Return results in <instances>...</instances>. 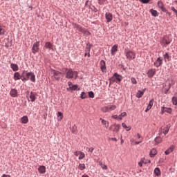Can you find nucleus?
<instances>
[{
    "mask_svg": "<svg viewBox=\"0 0 177 177\" xmlns=\"http://www.w3.org/2000/svg\"><path fill=\"white\" fill-rule=\"evenodd\" d=\"M72 26L73 28H76V30H77V31H80V32H82L86 35H91V32L88 31V30L82 28V26H81L80 25H78L77 24H73Z\"/></svg>",
    "mask_w": 177,
    "mask_h": 177,
    "instance_id": "2",
    "label": "nucleus"
},
{
    "mask_svg": "<svg viewBox=\"0 0 177 177\" xmlns=\"http://www.w3.org/2000/svg\"><path fill=\"white\" fill-rule=\"evenodd\" d=\"M172 151H174V147H170L167 150L165 151V154H166V156H168V154L172 153Z\"/></svg>",
    "mask_w": 177,
    "mask_h": 177,
    "instance_id": "29",
    "label": "nucleus"
},
{
    "mask_svg": "<svg viewBox=\"0 0 177 177\" xmlns=\"http://www.w3.org/2000/svg\"><path fill=\"white\" fill-rule=\"evenodd\" d=\"M21 81H28V78L27 77H22Z\"/></svg>",
    "mask_w": 177,
    "mask_h": 177,
    "instance_id": "60",
    "label": "nucleus"
},
{
    "mask_svg": "<svg viewBox=\"0 0 177 177\" xmlns=\"http://www.w3.org/2000/svg\"><path fill=\"white\" fill-rule=\"evenodd\" d=\"M14 80L15 81H19L21 78H22L21 75H20V73L19 72L15 73H14Z\"/></svg>",
    "mask_w": 177,
    "mask_h": 177,
    "instance_id": "21",
    "label": "nucleus"
},
{
    "mask_svg": "<svg viewBox=\"0 0 177 177\" xmlns=\"http://www.w3.org/2000/svg\"><path fill=\"white\" fill-rule=\"evenodd\" d=\"M101 121H102V124H103V125L105 126V128H109V122L100 118Z\"/></svg>",
    "mask_w": 177,
    "mask_h": 177,
    "instance_id": "35",
    "label": "nucleus"
},
{
    "mask_svg": "<svg viewBox=\"0 0 177 177\" xmlns=\"http://www.w3.org/2000/svg\"><path fill=\"white\" fill-rule=\"evenodd\" d=\"M137 138L139 140H142L143 141V139H142V136H140V134H139V133H137Z\"/></svg>",
    "mask_w": 177,
    "mask_h": 177,
    "instance_id": "51",
    "label": "nucleus"
},
{
    "mask_svg": "<svg viewBox=\"0 0 177 177\" xmlns=\"http://www.w3.org/2000/svg\"><path fill=\"white\" fill-rule=\"evenodd\" d=\"M153 104H154V100L152 99L149 101L148 106L149 107H153Z\"/></svg>",
    "mask_w": 177,
    "mask_h": 177,
    "instance_id": "47",
    "label": "nucleus"
},
{
    "mask_svg": "<svg viewBox=\"0 0 177 177\" xmlns=\"http://www.w3.org/2000/svg\"><path fill=\"white\" fill-rule=\"evenodd\" d=\"M171 9L173 12H174V13H176V14L177 13V10H176V9H175V7H171Z\"/></svg>",
    "mask_w": 177,
    "mask_h": 177,
    "instance_id": "56",
    "label": "nucleus"
},
{
    "mask_svg": "<svg viewBox=\"0 0 177 177\" xmlns=\"http://www.w3.org/2000/svg\"><path fill=\"white\" fill-rule=\"evenodd\" d=\"M156 69H150L147 73L149 78H153L156 75Z\"/></svg>",
    "mask_w": 177,
    "mask_h": 177,
    "instance_id": "14",
    "label": "nucleus"
},
{
    "mask_svg": "<svg viewBox=\"0 0 177 177\" xmlns=\"http://www.w3.org/2000/svg\"><path fill=\"white\" fill-rule=\"evenodd\" d=\"M71 131L73 132V133H77V126L75 124L72 127Z\"/></svg>",
    "mask_w": 177,
    "mask_h": 177,
    "instance_id": "38",
    "label": "nucleus"
},
{
    "mask_svg": "<svg viewBox=\"0 0 177 177\" xmlns=\"http://www.w3.org/2000/svg\"><path fill=\"white\" fill-rule=\"evenodd\" d=\"M150 13L151 14L152 16H153V17H158V12H157V10H153V9H151L150 10Z\"/></svg>",
    "mask_w": 177,
    "mask_h": 177,
    "instance_id": "23",
    "label": "nucleus"
},
{
    "mask_svg": "<svg viewBox=\"0 0 177 177\" xmlns=\"http://www.w3.org/2000/svg\"><path fill=\"white\" fill-rule=\"evenodd\" d=\"M155 142L156 145H158V143H161V142H162V138L160 136L156 137L155 138Z\"/></svg>",
    "mask_w": 177,
    "mask_h": 177,
    "instance_id": "33",
    "label": "nucleus"
},
{
    "mask_svg": "<svg viewBox=\"0 0 177 177\" xmlns=\"http://www.w3.org/2000/svg\"><path fill=\"white\" fill-rule=\"evenodd\" d=\"M131 83L133 84L134 85H136V84H138V82L136 81V79H135V77H131Z\"/></svg>",
    "mask_w": 177,
    "mask_h": 177,
    "instance_id": "46",
    "label": "nucleus"
},
{
    "mask_svg": "<svg viewBox=\"0 0 177 177\" xmlns=\"http://www.w3.org/2000/svg\"><path fill=\"white\" fill-rule=\"evenodd\" d=\"M120 128H121V125L114 124L113 125L111 126V131H113V132H120Z\"/></svg>",
    "mask_w": 177,
    "mask_h": 177,
    "instance_id": "8",
    "label": "nucleus"
},
{
    "mask_svg": "<svg viewBox=\"0 0 177 177\" xmlns=\"http://www.w3.org/2000/svg\"><path fill=\"white\" fill-rule=\"evenodd\" d=\"M88 96L91 99H93L95 97V93L93 91H89L88 92Z\"/></svg>",
    "mask_w": 177,
    "mask_h": 177,
    "instance_id": "42",
    "label": "nucleus"
},
{
    "mask_svg": "<svg viewBox=\"0 0 177 177\" xmlns=\"http://www.w3.org/2000/svg\"><path fill=\"white\" fill-rule=\"evenodd\" d=\"M122 81V76L118 75V73H114L113 77L109 80L110 84L113 82H121Z\"/></svg>",
    "mask_w": 177,
    "mask_h": 177,
    "instance_id": "3",
    "label": "nucleus"
},
{
    "mask_svg": "<svg viewBox=\"0 0 177 177\" xmlns=\"http://www.w3.org/2000/svg\"><path fill=\"white\" fill-rule=\"evenodd\" d=\"M84 158H85V153L80 152L79 160H84Z\"/></svg>",
    "mask_w": 177,
    "mask_h": 177,
    "instance_id": "40",
    "label": "nucleus"
},
{
    "mask_svg": "<svg viewBox=\"0 0 177 177\" xmlns=\"http://www.w3.org/2000/svg\"><path fill=\"white\" fill-rule=\"evenodd\" d=\"M77 88H78V86L77 85H73L69 87V89H71V91H77Z\"/></svg>",
    "mask_w": 177,
    "mask_h": 177,
    "instance_id": "41",
    "label": "nucleus"
},
{
    "mask_svg": "<svg viewBox=\"0 0 177 177\" xmlns=\"http://www.w3.org/2000/svg\"><path fill=\"white\" fill-rule=\"evenodd\" d=\"M12 45L11 44H9V43H6V44H5V46H6V48H10V46H11Z\"/></svg>",
    "mask_w": 177,
    "mask_h": 177,
    "instance_id": "59",
    "label": "nucleus"
},
{
    "mask_svg": "<svg viewBox=\"0 0 177 177\" xmlns=\"http://www.w3.org/2000/svg\"><path fill=\"white\" fill-rule=\"evenodd\" d=\"M37 93L34 92H30L29 95V99H30V102H35V100L37 99Z\"/></svg>",
    "mask_w": 177,
    "mask_h": 177,
    "instance_id": "16",
    "label": "nucleus"
},
{
    "mask_svg": "<svg viewBox=\"0 0 177 177\" xmlns=\"http://www.w3.org/2000/svg\"><path fill=\"white\" fill-rule=\"evenodd\" d=\"M160 44H162V45H169V44H171V41L168 40V37H164Z\"/></svg>",
    "mask_w": 177,
    "mask_h": 177,
    "instance_id": "18",
    "label": "nucleus"
},
{
    "mask_svg": "<svg viewBox=\"0 0 177 177\" xmlns=\"http://www.w3.org/2000/svg\"><path fill=\"white\" fill-rule=\"evenodd\" d=\"M10 95L12 97H17V90L13 88L10 91Z\"/></svg>",
    "mask_w": 177,
    "mask_h": 177,
    "instance_id": "19",
    "label": "nucleus"
},
{
    "mask_svg": "<svg viewBox=\"0 0 177 177\" xmlns=\"http://www.w3.org/2000/svg\"><path fill=\"white\" fill-rule=\"evenodd\" d=\"M38 171L39 174H45V172H46V167L45 166H40L38 168Z\"/></svg>",
    "mask_w": 177,
    "mask_h": 177,
    "instance_id": "22",
    "label": "nucleus"
},
{
    "mask_svg": "<svg viewBox=\"0 0 177 177\" xmlns=\"http://www.w3.org/2000/svg\"><path fill=\"white\" fill-rule=\"evenodd\" d=\"M161 113H162V114H164V113H168L169 114H171V113H172V109L167 108L165 106H162L161 107Z\"/></svg>",
    "mask_w": 177,
    "mask_h": 177,
    "instance_id": "11",
    "label": "nucleus"
},
{
    "mask_svg": "<svg viewBox=\"0 0 177 177\" xmlns=\"http://www.w3.org/2000/svg\"><path fill=\"white\" fill-rule=\"evenodd\" d=\"M157 154V150L156 149H152L150 151V157H154Z\"/></svg>",
    "mask_w": 177,
    "mask_h": 177,
    "instance_id": "28",
    "label": "nucleus"
},
{
    "mask_svg": "<svg viewBox=\"0 0 177 177\" xmlns=\"http://www.w3.org/2000/svg\"><path fill=\"white\" fill-rule=\"evenodd\" d=\"M51 73L53 74V80L55 81H59V80H60V77H62V73L55 70H53Z\"/></svg>",
    "mask_w": 177,
    "mask_h": 177,
    "instance_id": "5",
    "label": "nucleus"
},
{
    "mask_svg": "<svg viewBox=\"0 0 177 177\" xmlns=\"http://www.w3.org/2000/svg\"><path fill=\"white\" fill-rule=\"evenodd\" d=\"M124 117H127V112H123L120 115H118V120H121Z\"/></svg>",
    "mask_w": 177,
    "mask_h": 177,
    "instance_id": "34",
    "label": "nucleus"
},
{
    "mask_svg": "<svg viewBox=\"0 0 177 177\" xmlns=\"http://www.w3.org/2000/svg\"><path fill=\"white\" fill-rule=\"evenodd\" d=\"M105 17L106 19L107 23H110V21H111V20H113V14H111L110 12H106L105 15Z\"/></svg>",
    "mask_w": 177,
    "mask_h": 177,
    "instance_id": "15",
    "label": "nucleus"
},
{
    "mask_svg": "<svg viewBox=\"0 0 177 177\" xmlns=\"http://www.w3.org/2000/svg\"><path fill=\"white\" fill-rule=\"evenodd\" d=\"M30 81H32V82H35V75H34V73L32 72L30 75Z\"/></svg>",
    "mask_w": 177,
    "mask_h": 177,
    "instance_id": "37",
    "label": "nucleus"
},
{
    "mask_svg": "<svg viewBox=\"0 0 177 177\" xmlns=\"http://www.w3.org/2000/svg\"><path fill=\"white\" fill-rule=\"evenodd\" d=\"M138 165L139 167H143V163L142 162V161L138 163Z\"/></svg>",
    "mask_w": 177,
    "mask_h": 177,
    "instance_id": "62",
    "label": "nucleus"
},
{
    "mask_svg": "<svg viewBox=\"0 0 177 177\" xmlns=\"http://www.w3.org/2000/svg\"><path fill=\"white\" fill-rule=\"evenodd\" d=\"M53 46V45L50 42H46L45 44V48H46L47 49H52Z\"/></svg>",
    "mask_w": 177,
    "mask_h": 177,
    "instance_id": "32",
    "label": "nucleus"
},
{
    "mask_svg": "<svg viewBox=\"0 0 177 177\" xmlns=\"http://www.w3.org/2000/svg\"><path fill=\"white\" fill-rule=\"evenodd\" d=\"M153 64L157 68H158V67H160V66H162V59H161V57H159L158 58H157V59L155 61Z\"/></svg>",
    "mask_w": 177,
    "mask_h": 177,
    "instance_id": "9",
    "label": "nucleus"
},
{
    "mask_svg": "<svg viewBox=\"0 0 177 177\" xmlns=\"http://www.w3.org/2000/svg\"><path fill=\"white\" fill-rule=\"evenodd\" d=\"M38 52H39V41H36L32 46V53H34V55H35Z\"/></svg>",
    "mask_w": 177,
    "mask_h": 177,
    "instance_id": "6",
    "label": "nucleus"
},
{
    "mask_svg": "<svg viewBox=\"0 0 177 177\" xmlns=\"http://www.w3.org/2000/svg\"><path fill=\"white\" fill-rule=\"evenodd\" d=\"M153 174H154L155 176H161V170L160 169V168L156 167V168H155V169L153 171Z\"/></svg>",
    "mask_w": 177,
    "mask_h": 177,
    "instance_id": "20",
    "label": "nucleus"
},
{
    "mask_svg": "<svg viewBox=\"0 0 177 177\" xmlns=\"http://www.w3.org/2000/svg\"><path fill=\"white\" fill-rule=\"evenodd\" d=\"M117 52H118V45L115 44L113 45V46L111 48V53L112 56H114L115 53H117Z\"/></svg>",
    "mask_w": 177,
    "mask_h": 177,
    "instance_id": "12",
    "label": "nucleus"
},
{
    "mask_svg": "<svg viewBox=\"0 0 177 177\" xmlns=\"http://www.w3.org/2000/svg\"><path fill=\"white\" fill-rule=\"evenodd\" d=\"M140 2H142V3H149L150 0H140Z\"/></svg>",
    "mask_w": 177,
    "mask_h": 177,
    "instance_id": "49",
    "label": "nucleus"
},
{
    "mask_svg": "<svg viewBox=\"0 0 177 177\" xmlns=\"http://www.w3.org/2000/svg\"><path fill=\"white\" fill-rule=\"evenodd\" d=\"M163 58L165 62H167V60H168V62H169V60H171V57L169 56V55L166 53L164 55H163Z\"/></svg>",
    "mask_w": 177,
    "mask_h": 177,
    "instance_id": "27",
    "label": "nucleus"
},
{
    "mask_svg": "<svg viewBox=\"0 0 177 177\" xmlns=\"http://www.w3.org/2000/svg\"><path fill=\"white\" fill-rule=\"evenodd\" d=\"M106 0H98V3L100 5H103V3Z\"/></svg>",
    "mask_w": 177,
    "mask_h": 177,
    "instance_id": "53",
    "label": "nucleus"
},
{
    "mask_svg": "<svg viewBox=\"0 0 177 177\" xmlns=\"http://www.w3.org/2000/svg\"><path fill=\"white\" fill-rule=\"evenodd\" d=\"M32 72H29L26 73V78H28V80H30V77H31V74Z\"/></svg>",
    "mask_w": 177,
    "mask_h": 177,
    "instance_id": "50",
    "label": "nucleus"
},
{
    "mask_svg": "<svg viewBox=\"0 0 177 177\" xmlns=\"http://www.w3.org/2000/svg\"><path fill=\"white\" fill-rule=\"evenodd\" d=\"M151 109V106H149V105L147 106L146 110H145V113H147V111H149V110H150Z\"/></svg>",
    "mask_w": 177,
    "mask_h": 177,
    "instance_id": "57",
    "label": "nucleus"
},
{
    "mask_svg": "<svg viewBox=\"0 0 177 177\" xmlns=\"http://www.w3.org/2000/svg\"><path fill=\"white\" fill-rule=\"evenodd\" d=\"M173 104H175V105L177 104V100H176V98L173 99Z\"/></svg>",
    "mask_w": 177,
    "mask_h": 177,
    "instance_id": "58",
    "label": "nucleus"
},
{
    "mask_svg": "<svg viewBox=\"0 0 177 177\" xmlns=\"http://www.w3.org/2000/svg\"><path fill=\"white\" fill-rule=\"evenodd\" d=\"M109 109L111 111L115 110L117 109V106L115 105H111L108 106Z\"/></svg>",
    "mask_w": 177,
    "mask_h": 177,
    "instance_id": "43",
    "label": "nucleus"
},
{
    "mask_svg": "<svg viewBox=\"0 0 177 177\" xmlns=\"http://www.w3.org/2000/svg\"><path fill=\"white\" fill-rule=\"evenodd\" d=\"M112 118H113L114 120H118V115H112Z\"/></svg>",
    "mask_w": 177,
    "mask_h": 177,
    "instance_id": "55",
    "label": "nucleus"
},
{
    "mask_svg": "<svg viewBox=\"0 0 177 177\" xmlns=\"http://www.w3.org/2000/svg\"><path fill=\"white\" fill-rule=\"evenodd\" d=\"M124 55L128 60H133L136 57V54L131 50L124 51Z\"/></svg>",
    "mask_w": 177,
    "mask_h": 177,
    "instance_id": "4",
    "label": "nucleus"
},
{
    "mask_svg": "<svg viewBox=\"0 0 177 177\" xmlns=\"http://www.w3.org/2000/svg\"><path fill=\"white\" fill-rule=\"evenodd\" d=\"M57 116L58 117V121L63 120V113L62 112H58Z\"/></svg>",
    "mask_w": 177,
    "mask_h": 177,
    "instance_id": "36",
    "label": "nucleus"
},
{
    "mask_svg": "<svg viewBox=\"0 0 177 177\" xmlns=\"http://www.w3.org/2000/svg\"><path fill=\"white\" fill-rule=\"evenodd\" d=\"M111 140H113L114 142H117V139L115 138H111Z\"/></svg>",
    "mask_w": 177,
    "mask_h": 177,
    "instance_id": "63",
    "label": "nucleus"
},
{
    "mask_svg": "<svg viewBox=\"0 0 177 177\" xmlns=\"http://www.w3.org/2000/svg\"><path fill=\"white\" fill-rule=\"evenodd\" d=\"M93 150H95V149L93 147H91V148H88V151H89L90 153H93Z\"/></svg>",
    "mask_w": 177,
    "mask_h": 177,
    "instance_id": "54",
    "label": "nucleus"
},
{
    "mask_svg": "<svg viewBox=\"0 0 177 177\" xmlns=\"http://www.w3.org/2000/svg\"><path fill=\"white\" fill-rule=\"evenodd\" d=\"M100 165L102 169H107V165L103 164L102 162H100Z\"/></svg>",
    "mask_w": 177,
    "mask_h": 177,
    "instance_id": "44",
    "label": "nucleus"
},
{
    "mask_svg": "<svg viewBox=\"0 0 177 177\" xmlns=\"http://www.w3.org/2000/svg\"><path fill=\"white\" fill-rule=\"evenodd\" d=\"M130 142L131 145H139L140 143H142V140H140L136 141V140L132 138L130 140Z\"/></svg>",
    "mask_w": 177,
    "mask_h": 177,
    "instance_id": "25",
    "label": "nucleus"
},
{
    "mask_svg": "<svg viewBox=\"0 0 177 177\" xmlns=\"http://www.w3.org/2000/svg\"><path fill=\"white\" fill-rule=\"evenodd\" d=\"M145 92H146V88H144L142 91L139 90L136 93V97L140 99V97H142V96H143L145 94Z\"/></svg>",
    "mask_w": 177,
    "mask_h": 177,
    "instance_id": "17",
    "label": "nucleus"
},
{
    "mask_svg": "<svg viewBox=\"0 0 177 177\" xmlns=\"http://www.w3.org/2000/svg\"><path fill=\"white\" fill-rule=\"evenodd\" d=\"M1 177H10V175H8V174H3Z\"/></svg>",
    "mask_w": 177,
    "mask_h": 177,
    "instance_id": "61",
    "label": "nucleus"
},
{
    "mask_svg": "<svg viewBox=\"0 0 177 177\" xmlns=\"http://www.w3.org/2000/svg\"><path fill=\"white\" fill-rule=\"evenodd\" d=\"M82 177H89V176H88L86 174H84Z\"/></svg>",
    "mask_w": 177,
    "mask_h": 177,
    "instance_id": "64",
    "label": "nucleus"
},
{
    "mask_svg": "<svg viewBox=\"0 0 177 177\" xmlns=\"http://www.w3.org/2000/svg\"><path fill=\"white\" fill-rule=\"evenodd\" d=\"M168 132H169V126H167L164 128H160L159 130V135H160V136H161V135H162V133H164V135H167V133H168Z\"/></svg>",
    "mask_w": 177,
    "mask_h": 177,
    "instance_id": "7",
    "label": "nucleus"
},
{
    "mask_svg": "<svg viewBox=\"0 0 177 177\" xmlns=\"http://www.w3.org/2000/svg\"><path fill=\"white\" fill-rule=\"evenodd\" d=\"M88 97V95L86 94L85 92H82L81 93V99H86Z\"/></svg>",
    "mask_w": 177,
    "mask_h": 177,
    "instance_id": "39",
    "label": "nucleus"
},
{
    "mask_svg": "<svg viewBox=\"0 0 177 177\" xmlns=\"http://www.w3.org/2000/svg\"><path fill=\"white\" fill-rule=\"evenodd\" d=\"M82 151H77L75 152V156H76V157H78V156H80V154L81 153Z\"/></svg>",
    "mask_w": 177,
    "mask_h": 177,
    "instance_id": "52",
    "label": "nucleus"
},
{
    "mask_svg": "<svg viewBox=\"0 0 177 177\" xmlns=\"http://www.w3.org/2000/svg\"><path fill=\"white\" fill-rule=\"evenodd\" d=\"M86 168V167L85 166V164L84 163L79 164L78 169H80V171H84V169H85Z\"/></svg>",
    "mask_w": 177,
    "mask_h": 177,
    "instance_id": "30",
    "label": "nucleus"
},
{
    "mask_svg": "<svg viewBox=\"0 0 177 177\" xmlns=\"http://www.w3.org/2000/svg\"><path fill=\"white\" fill-rule=\"evenodd\" d=\"M0 35H5V29L0 28Z\"/></svg>",
    "mask_w": 177,
    "mask_h": 177,
    "instance_id": "48",
    "label": "nucleus"
},
{
    "mask_svg": "<svg viewBox=\"0 0 177 177\" xmlns=\"http://www.w3.org/2000/svg\"><path fill=\"white\" fill-rule=\"evenodd\" d=\"M100 64L102 73H106V62H104V60H101Z\"/></svg>",
    "mask_w": 177,
    "mask_h": 177,
    "instance_id": "13",
    "label": "nucleus"
},
{
    "mask_svg": "<svg viewBox=\"0 0 177 177\" xmlns=\"http://www.w3.org/2000/svg\"><path fill=\"white\" fill-rule=\"evenodd\" d=\"M62 71L66 73V78H68V80H71V78L77 80L78 78V72L74 71L71 68H65L62 69Z\"/></svg>",
    "mask_w": 177,
    "mask_h": 177,
    "instance_id": "1",
    "label": "nucleus"
},
{
    "mask_svg": "<svg viewBox=\"0 0 177 177\" xmlns=\"http://www.w3.org/2000/svg\"><path fill=\"white\" fill-rule=\"evenodd\" d=\"M109 106H104L102 109V111H103V113H107V111H109Z\"/></svg>",
    "mask_w": 177,
    "mask_h": 177,
    "instance_id": "45",
    "label": "nucleus"
},
{
    "mask_svg": "<svg viewBox=\"0 0 177 177\" xmlns=\"http://www.w3.org/2000/svg\"><path fill=\"white\" fill-rule=\"evenodd\" d=\"M21 122L22 124H27L28 122V118L27 116H24L21 118Z\"/></svg>",
    "mask_w": 177,
    "mask_h": 177,
    "instance_id": "26",
    "label": "nucleus"
},
{
    "mask_svg": "<svg viewBox=\"0 0 177 177\" xmlns=\"http://www.w3.org/2000/svg\"><path fill=\"white\" fill-rule=\"evenodd\" d=\"M10 67L13 71H19V66L16 64H11Z\"/></svg>",
    "mask_w": 177,
    "mask_h": 177,
    "instance_id": "24",
    "label": "nucleus"
},
{
    "mask_svg": "<svg viewBox=\"0 0 177 177\" xmlns=\"http://www.w3.org/2000/svg\"><path fill=\"white\" fill-rule=\"evenodd\" d=\"M158 8L162 10V12H167V8L164 6V3H162L161 1H158Z\"/></svg>",
    "mask_w": 177,
    "mask_h": 177,
    "instance_id": "10",
    "label": "nucleus"
},
{
    "mask_svg": "<svg viewBox=\"0 0 177 177\" xmlns=\"http://www.w3.org/2000/svg\"><path fill=\"white\" fill-rule=\"evenodd\" d=\"M122 127L123 128H124V129H126V131H131V129H132V127L131 126H127V124L125 123H122Z\"/></svg>",
    "mask_w": 177,
    "mask_h": 177,
    "instance_id": "31",
    "label": "nucleus"
}]
</instances>
